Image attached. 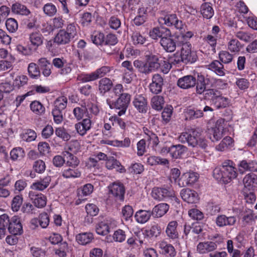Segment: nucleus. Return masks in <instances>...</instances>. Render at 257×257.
Returning a JSON list of instances; mask_svg holds the SVG:
<instances>
[{"label": "nucleus", "instance_id": "obj_1", "mask_svg": "<svg viewBox=\"0 0 257 257\" xmlns=\"http://www.w3.org/2000/svg\"><path fill=\"white\" fill-rule=\"evenodd\" d=\"M178 140L181 143H187L189 146L192 148L205 150L208 146L207 141L197 129H192L188 132L181 133L178 137Z\"/></svg>", "mask_w": 257, "mask_h": 257}, {"label": "nucleus", "instance_id": "obj_2", "mask_svg": "<svg viewBox=\"0 0 257 257\" xmlns=\"http://www.w3.org/2000/svg\"><path fill=\"white\" fill-rule=\"evenodd\" d=\"M213 174L215 179L222 181L225 184L229 182L237 176L233 163L230 160L225 161L221 166L215 168Z\"/></svg>", "mask_w": 257, "mask_h": 257}, {"label": "nucleus", "instance_id": "obj_3", "mask_svg": "<svg viewBox=\"0 0 257 257\" xmlns=\"http://www.w3.org/2000/svg\"><path fill=\"white\" fill-rule=\"evenodd\" d=\"M77 35V30L75 24L67 25L66 30H60L54 38V43L58 45L68 44Z\"/></svg>", "mask_w": 257, "mask_h": 257}, {"label": "nucleus", "instance_id": "obj_4", "mask_svg": "<svg viewBox=\"0 0 257 257\" xmlns=\"http://www.w3.org/2000/svg\"><path fill=\"white\" fill-rule=\"evenodd\" d=\"M153 198L156 200L167 201L168 199L174 197L175 194L170 188L154 187L151 192Z\"/></svg>", "mask_w": 257, "mask_h": 257}, {"label": "nucleus", "instance_id": "obj_5", "mask_svg": "<svg viewBox=\"0 0 257 257\" xmlns=\"http://www.w3.org/2000/svg\"><path fill=\"white\" fill-rule=\"evenodd\" d=\"M224 120L219 119L217 120L214 127L209 130V138L212 141H218L225 135Z\"/></svg>", "mask_w": 257, "mask_h": 257}, {"label": "nucleus", "instance_id": "obj_6", "mask_svg": "<svg viewBox=\"0 0 257 257\" xmlns=\"http://www.w3.org/2000/svg\"><path fill=\"white\" fill-rule=\"evenodd\" d=\"M131 98V96L130 94L127 93H124L119 96L115 102L114 104V107L119 110L117 112L119 116H121L125 113L128 104L130 103Z\"/></svg>", "mask_w": 257, "mask_h": 257}, {"label": "nucleus", "instance_id": "obj_7", "mask_svg": "<svg viewBox=\"0 0 257 257\" xmlns=\"http://www.w3.org/2000/svg\"><path fill=\"white\" fill-rule=\"evenodd\" d=\"M180 56L182 62L184 63H193L195 62L197 57L195 52L191 51V46L189 43H185L182 45Z\"/></svg>", "mask_w": 257, "mask_h": 257}, {"label": "nucleus", "instance_id": "obj_8", "mask_svg": "<svg viewBox=\"0 0 257 257\" xmlns=\"http://www.w3.org/2000/svg\"><path fill=\"white\" fill-rule=\"evenodd\" d=\"M160 24H165L167 26H174L177 29L181 30L183 28L182 21L179 20L176 14H172L166 15L164 17L159 19Z\"/></svg>", "mask_w": 257, "mask_h": 257}, {"label": "nucleus", "instance_id": "obj_9", "mask_svg": "<svg viewBox=\"0 0 257 257\" xmlns=\"http://www.w3.org/2000/svg\"><path fill=\"white\" fill-rule=\"evenodd\" d=\"M161 232V228L158 224L152 225L149 230H145L144 231H139L137 233L139 241L140 243H143V238L146 236L150 237H157Z\"/></svg>", "mask_w": 257, "mask_h": 257}, {"label": "nucleus", "instance_id": "obj_10", "mask_svg": "<svg viewBox=\"0 0 257 257\" xmlns=\"http://www.w3.org/2000/svg\"><path fill=\"white\" fill-rule=\"evenodd\" d=\"M109 193L115 198L116 200L123 201L125 189L122 184L120 182L113 183L109 186Z\"/></svg>", "mask_w": 257, "mask_h": 257}, {"label": "nucleus", "instance_id": "obj_11", "mask_svg": "<svg viewBox=\"0 0 257 257\" xmlns=\"http://www.w3.org/2000/svg\"><path fill=\"white\" fill-rule=\"evenodd\" d=\"M237 218L235 216H227L221 214L218 215L215 219V223L217 226L223 227L225 226H232L235 225Z\"/></svg>", "mask_w": 257, "mask_h": 257}, {"label": "nucleus", "instance_id": "obj_12", "mask_svg": "<svg viewBox=\"0 0 257 257\" xmlns=\"http://www.w3.org/2000/svg\"><path fill=\"white\" fill-rule=\"evenodd\" d=\"M8 229L9 232L14 235H20L23 233V227L19 216H14L11 218Z\"/></svg>", "mask_w": 257, "mask_h": 257}, {"label": "nucleus", "instance_id": "obj_13", "mask_svg": "<svg viewBox=\"0 0 257 257\" xmlns=\"http://www.w3.org/2000/svg\"><path fill=\"white\" fill-rule=\"evenodd\" d=\"M180 195L182 199L188 203H196L199 200L197 193L188 188L183 189L180 192Z\"/></svg>", "mask_w": 257, "mask_h": 257}, {"label": "nucleus", "instance_id": "obj_14", "mask_svg": "<svg viewBox=\"0 0 257 257\" xmlns=\"http://www.w3.org/2000/svg\"><path fill=\"white\" fill-rule=\"evenodd\" d=\"M178 222L176 220L171 221L167 225L165 232L167 236L172 240H176L179 237V232L177 229Z\"/></svg>", "mask_w": 257, "mask_h": 257}, {"label": "nucleus", "instance_id": "obj_15", "mask_svg": "<svg viewBox=\"0 0 257 257\" xmlns=\"http://www.w3.org/2000/svg\"><path fill=\"white\" fill-rule=\"evenodd\" d=\"M90 118L91 116H88V117L83 119L81 121L75 124V130L80 136L85 135L87 132L90 130L92 125Z\"/></svg>", "mask_w": 257, "mask_h": 257}, {"label": "nucleus", "instance_id": "obj_16", "mask_svg": "<svg viewBox=\"0 0 257 257\" xmlns=\"http://www.w3.org/2000/svg\"><path fill=\"white\" fill-rule=\"evenodd\" d=\"M160 43L163 49L167 52H173L176 49V42L171 37V35L165 36L161 39Z\"/></svg>", "mask_w": 257, "mask_h": 257}, {"label": "nucleus", "instance_id": "obj_17", "mask_svg": "<svg viewBox=\"0 0 257 257\" xmlns=\"http://www.w3.org/2000/svg\"><path fill=\"white\" fill-rule=\"evenodd\" d=\"M216 242L207 241L199 242L197 246V251L201 254L207 253L213 251L217 248Z\"/></svg>", "mask_w": 257, "mask_h": 257}, {"label": "nucleus", "instance_id": "obj_18", "mask_svg": "<svg viewBox=\"0 0 257 257\" xmlns=\"http://www.w3.org/2000/svg\"><path fill=\"white\" fill-rule=\"evenodd\" d=\"M158 245L161 253L166 257H174L176 255V251L171 244L163 240L159 242Z\"/></svg>", "mask_w": 257, "mask_h": 257}, {"label": "nucleus", "instance_id": "obj_19", "mask_svg": "<svg viewBox=\"0 0 257 257\" xmlns=\"http://www.w3.org/2000/svg\"><path fill=\"white\" fill-rule=\"evenodd\" d=\"M163 85V79L158 74H155L152 77V82L150 84V91L155 94L159 93L162 91Z\"/></svg>", "mask_w": 257, "mask_h": 257}, {"label": "nucleus", "instance_id": "obj_20", "mask_svg": "<svg viewBox=\"0 0 257 257\" xmlns=\"http://www.w3.org/2000/svg\"><path fill=\"white\" fill-rule=\"evenodd\" d=\"M196 84V79L192 75H186L179 78L177 81L178 86L182 89H188Z\"/></svg>", "mask_w": 257, "mask_h": 257}, {"label": "nucleus", "instance_id": "obj_21", "mask_svg": "<svg viewBox=\"0 0 257 257\" xmlns=\"http://www.w3.org/2000/svg\"><path fill=\"white\" fill-rule=\"evenodd\" d=\"M171 35L169 29L165 27H156L150 30L149 32L150 37L154 40H158L159 38L162 39L165 36Z\"/></svg>", "mask_w": 257, "mask_h": 257}, {"label": "nucleus", "instance_id": "obj_22", "mask_svg": "<svg viewBox=\"0 0 257 257\" xmlns=\"http://www.w3.org/2000/svg\"><path fill=\"white\" fill-rule=\"evenodd\" d=\"M29 196L36 207L43 208L46 206L47 199L43 194H36L34 192L30 191Z\"/></svg>", "mask_w": 257, "mask_h": 257}, {"label": "nucleus", "instance_id": "obj_23", "mask_svg": "<svg viewBox=\"0 0 257 257\" xmlns=\"http://www.w3.org/2000/svg\"><path fill=\"white\" fill-rule=\"evenodd\" d=\"M135 107L140 112L145 113L147 110V101L142 95H136L133 102Z\"/></svg>", "mask_w": 257, "mask_h": 257}, {"label": "nucleus", "instance_id": "obj_24", "mask_svg": "<svg viewBox=\"0 0 257 257\" xmlns=\"http://www.w3.org/2000/svg\"><path fill=\"white\" fill-rule=\"evenodd\" d=\"M38 65L42 71L43 75L45 77H48L51 74L52 65L50 62L45 58H41L38 61Z\"/></svg>", "mask_w": 257, "mask_h": 257}, {"label": "nucleus", "instance_id": "obj_25", "mask_svg": "<svg viewBox=\"0 0 257 257\" xmlns=\"http://www.w3.org/2000/svg\"><path fill=\"white\" fill-rule=\"evenodd\" d=\"M187 148L182 145L178 144L171 146L170 156L174 159L181 158L187 151Z\"/></svg>", "mask_w": 257, "mask_h": 257}, {"label": "nucleus", "instance_id": "obj_26", "mask_svg": "<svg viewBox=\"0 0 257 257\" xmlns=\"http://www.w3.org/2000/svg\"><path fill=\"white\" fill-rule=\"evenodd\" d=\"M151 215L153 213L151 210H140L136 212L135 218L138 223L144 224L150 219Z\"/></svg>", "mask_w": 257, "mask_h": 257}, {"label": "nucleus", "instance_id": "obj_27", "mask_svg": "<svg viewBox=\"0 0 257 257\" xmlns=\"http://www.w3.org/2000/svg\"><path fill=\"white\" fill-rule=\"evenodd\" d=\"M169 205L165 203H159L153 208V215L155 217L159 218L164 215L169 210Z\"/></svg>", "mask_w": 257, "mask_h": 257}, {"label": "nucleus", "instance_id": "obj_28", "mask_svg": "<svg viewBox=\"0 0 257 257\" xmlns=\"http://www.w3.org/2000/svg\"><path fill=\"white\" fill-rule=\"evenodd\" d=\"M147 163L151 166L162 165L167 168L169 167V161L166 158L152 156L148 158Z\"/></svg>", "mask_w": 257, "mask_h": 257}, {"label": "nucleus", "instance_id": "obj_29", "mask_svg": "<svg viewBox=\"0 0 257 257\" xmlns=\"http://www.w3.org/2000/svg\"><path fill=\"white\" fill-rule=\"evenodd\" d=\"M12 12L16 15L27 16L30 14V11L25 5L16 3L11 7Z\"/></svg>", "mask_w": 257, "mask_h": 257}, {"label": "nucleus", "instance_id": "obj_30", "mask_svg": "<svg viewBox=\"0 0 257 257\" xmlns=\"http://www.w3.org/2000/svg\"><path fill=\"white\" fill-rule=\"evenodd\" d=\"M198 174L195 172H186L183 174L181 180L183 181V185H189L195 183L198 179Z\"/></svg>", "mask_w": 257, "mask_h": 257}, {"label": "nucleus", "instance_id": "obj_31", "mask_svg": "<svg viewBox=\"0 0 257 257\" xmlns=\"http://www.w3.org/2000/svg\"><path fill=\"white\" fill-rule=\"evenodd\" d=\"M208 68L219 76H222L225 74L223 65L218 60L212 61L208 65Z\"/></svg>", "mask_w": 257, "mask_h": 257}, {"label": "nucleus", "instance_id": "obj_32", "mask_svg": "<svg viewBox=\"0 0 257 257\" xmlns=\"http://www.w3.org/2000/svg\"><path fill=\"white\" fill-rule=\"evenodd\" d=\"M51 180L50 176H46L43 179L33 183L31 185V188L35 190L43 191L49 186Z\"/></svg>", "mask_w": 257, "mask_h": 257}, {"label": "nucleus", "instance_id": "obj_33", "mask_svg": "<svg viewBox=\"0 0 257 257\" xmlns=\"http://www.w3.org/2000/svg\"><path fill=\"white\" fill-rule=\"evenodd\" d=\"M63 155L65 158L66 164L67 166L76 168L79 165V160L72 153L65 151L63 152Z\"/></svg>", "mask_w": 257, "mask_h": 257}, {"label": "nucleus", "instance_id": "obj_34", "mask_svg": "<svg viewBox=\"0 0 257 257\" xmlns=\"http://www.w3.org/2000/svg\"><path fill=\"white\" fill-rule=\"evenodd\" d=\"M105 165L106 167L109 170L115 169L117 171L120 173H123L125 172L124 168L122 167L120 163L113 157H111L107 160Z\"/></svg>", "mask_w": 257, "mask_h": 257}, {"label": "nucleus", "instance_id": "obj_35", "mask_svg": "<svg viewBox=\"0 0 257 257\" xmlns=\"http://www.w3.org/2000/svg\"><path fill=\"white\" fill-rule=\"evenodd\" d=\"M73 114L75 117L80 120L82 119L84 116H90L88 114V108L85 105L82 104L80 106L75 107L73 110Z\"/></svg>", "mask_w": 257, "mask_h": 257}, {"label": "nucleus", "instance_id": "obj_36", "mask_svg": "<svg viewBox=\"0 0 257 257\" xmlns=\"http://www.w3.org/2000/svg\"><path fill=\"white\" fill-rule=\"evenodd\" d=\"M230 101L227 97L221 95L220 92L218 96L213 100L212 103L217 109L225 108L229 105Z\"/></svg>", "mask_w": 257, "mask_h": 257}, {"label": "nucleus", "instance_id": "obj_37", "mask_svg": "<svg viewBox=\"0 0 257 257\" xmlns=\"http://www.w3.org/2000/svg\"><path fill=\"white\" fill-rule=\"evenodd\" d=\"M62 175L65 178H78L81 176V172L76 168H67L62 171Z\"/></svg>", "mask_w": 257, "mask_h": 257}, {"label": "nucleus", "instance_id": "obj_38", "mask_svg": "<svg viewBox=\"0 0 257 257\" xmlns=\"http://www.w3.org/2000/svg\"><path fill=\"white\" fill-rule=\"evenodd\" d=\"M11 219L6 214L0 216V238L6 234V228H8Z\"/></svg>", "mask_w": 257, "mask_h": 257}, {"label": "nucleus", "instance_id": "obj_39", "mask_svg": "<svg viewBox=\"0 0 257 257\" xmlns=\"http://www.w3.org/2000/svg\"><path fill=\"white\" fill-rule=\"evenodd\" d=\"M93 239V235L90 232H84L77 234L76 239L78 243L85 245L89 243Z\"/></svg>", "mask_w": 257, "mask_h": 257}, {"label": "nucleus", "instance_id": "obj_40", "mask_svg": "<svg viewBox=\"0 0 257 257\" xmlns=\"http://www.w3.org/2000/svg\"><path fill=\"white\" fill-rule=\"evenodd\" d=\"M200 11L203 17L207 19H211L214 15V10L210 3L203 4L201 6Z\"/></svg>", "mask_w": 257, "mask_h": 257}, {"label": "nucleus", "instance_id": "obj_41", "mask_svg": "<svg viewBox=\"0 0 257 257\" xmlns=\"http://www.w3.org/2000/svg\"><path fill=\"white\" fill-rule=\"evenodd\" d=\"M234 34L236 37L246 43L249 42L255 38L253 34L241 30L236 31Z\"/></svg>", "mask_w": 257, "mask_h": 257}, {"label": "nucleus", "instance_id": "obj_42", "mask_svg": "<svg viewBox=\"0 0 257 257\" xmlns=\"http://www.w3.org/2000/svg\"><path fill=\"white\" fill-rule=\"evenodd\" d=\"M43 39L42 34L38 32L32 33L29 36V40L31 44L36 48L42 45Z\"/></svg>", "mask_w": 257, "mask_h": 257}, {"label": "nucleus", "instance_id": "obj_43", "mask_svg": "<svg viewBox=\"0 0 257 257\" xmlns=\"http://www.w3.org/2000/svg\"><path fill=\"white\" fill-rule=\"evenodd\" d=\"M134 66L142 73L148 74L152 72L150 68L149 67V65L147 61L146 62H144L139 60H136L134 62Z\"/></svg>", "mask_w": 257, "mask_h": 257}, {"label": "nucleus", "instance_id": "obj_44", "mask_svg": "<svg viewBox=\"0 0 257 257\" xmlns=\"http://www.w3.org/2000/svg\"><path fill=\"white\" fill-rule=\"evenodd\" d=\"M20 138L24 141L31 142L36 140L37 134L35 131L31 129H26L20 134Z\"/></svg>", "mask_w": 257, "mask_h": 257}, {"label": "nucleus", "instance_id": "obj_45", "mask_svg": "<svg viewBox=\"0 0 257 257\" xmlns=\"http://www.w3.org/2000/svg\"><path fill=\"white\" fill-rule=\"evenodd\" d=\"M111 81L107 78H103L99 81V90L101 94H104L109 91L112 86Z\"/></svg>", "mask_w": 257, "mask_h": 257}, {"label": "nucleus", "instance_id": "obj_46", "mask_svg": "<svg viewBox=\"0 0 257 257\" xmlns=\"http://www.w3.org/2000/svg\"><path fill=\"white\" fill-rule=\"evenodd\" d=\"M36 63H31L28 67L30 77L33 79H38L41 76L40 68Z\"/></svg>", "mask_w": 257, "mask_h": 257}, {"label": "nucleus", "instance_id": "obj_47", "mask_svg": "<svg viewBox=\"0 0 257 257\" xmlns=\"http://www.w3.org/2000/svg\"><path fill=\"white\" fill-rule=\"evenodd\" d=\"M186 119H194L203 116V111L197 109H187L185 112Z\"/></svg>", "mask_w": 257, "mask_h": 257}, {"label": "nucleus", "instance_id": "obj_48", "mask_svg": "<svg viewBox=\"0 0 257 257\" xmlns=\"http://www.w3.org/2000/svg\"><path fill=\"white\" fill-rule=\"evenodd\" d=\"M147 61L152 72L155 71L160 67V64L159 63V59L158 57L155 55L148 56Z\"/></svg>", "mask_w": 257, "mask_h": 257}, {"label": "nucleus", "instance_id": "obj_49", "mask_svg": "<svg viewBox=\"0 0 257 257\" xmlns=\"http://www.w3.org/2000/svg\"><path fill=\"white\" fill-rule=\"evenodd\" d=\"M164 103V98L160 95H156L151 99V105L153 108L160 110L163 108Z\"/></svg>", "mask_w": 257, "mask_h": 257}, {"label": "nucleus", "instance_id": "obj_50", "mask_svg": "<svg viewBox=\"0 0 257 257\" xmlns=\"http://www.w3.org/2000/svg\"><path fill=\"white\" fill-rule=\"evenodd\" d=\"M227 49L232 53H238L241 49V43L236 39H231L227 43Z\"/></svg>", "mask_w": 257, "mask_h": 257}, {"label": "nucleus", "instance_id": "obj_51", "mask_svg": "<svg viewBox=\"0 0 257 257\" xmlns=\"http://www.w3.org/2000/svg\"><path fill=\"white\" fill-rule=\"evenodd\" d=\"M31 110L35 114L42 115L45 111V108L43 104L38 101H34L30 104Z\"/></svg>", "mask_w": 257, "mask_h": 257}, {"label": "nucleus", "instance_id": "obj_52", "mask_svg": "<svg viewBox=\"0 0 257 257\" xmlns=\"http://www.w3.org/2000/svg\"><path fill=\"white\" fill-rule=\"evenodd\" d=\"M10 155L11 158L13 161L20 160L24 157L25 153L23 148L18 147L13 149L11 151Z\"/></svg>", "mask_w": 257, "mask_h": 257}, {"label": "nucleus", "instance_id": "obj_53", "mask_svg": "<svg viewBox=\"0 0 257 257\" xmlns=\"http://www.w3.org/2000/svg\"><path fill=\"white\" fill-rule=\"evenodd\" d=\"M67 98L64 96L58 97L54 101V108L56 109L63 110L67 106Z\"/></svg>", "mask_w": 257, "mask_h": 257}, {"label": "nucleus", "instance_id": "obj_54", "mask_svg": "<svg viewBox=\"0 0 257 257\" xmlns=\"http://www.w3.org/2000/svg\"><path fill=\"white\" fill-rule=\"evenodd\" d=\"M220 92L215 89H208L203 94L204 98L206 100H211V103L217 97Z\"/></svg>", "mask_w": 257, "mask_h": 257}, {"label": "nucleus", "instance_id": "obj_55", "mask_svg": "<svg viewBox=\"0 0 257 257\" xmlns=\"http://www.w3.org/2000/svg\"><path fill=\"white\" fill-rule=\"evenodd\" d=\"M6 28L10 33H15L18 29V23L14 18H9L6 21Z\"/></svg>", "mask_w": 257, "mask_h": 257}, {"label": "nucleus", "instance_id": "obj_56", "mask_svg": "<svg viewBox=\"0 0 257 257\" xmlns=\"http://www.w3.org/2000/svg\"><path fill=\"white\" fill-rule=\"evenodd\" d=\"M242 220L244 225H252L254 221V214L251 210L246 211L243 215Z\"/></svg>", "mask_w": 257, "mask_h": 257}, {"label": "nucleus", "instance_id": "obj_57", "mask_svg": "<svg viewBox=\"0 0 257 257\" xmlns=\"http://www.w3.org/2000/svg\"><path fill=\"white\" fill-rule=\"evenodd\" d=\"M95 230L98 234L101 235H105L109 232L105 220L98 223L96 226Z\"/></svg>", "mask_w": 257, "mask_h": 257}, {"label": "nucleus", "instance_id": "obj_58", "mask_svg": "<svg viewBox=\"0 0 257 257\" xmlns=\"http://www.w3.org/2000/svg\"><path fill=\"white\" fill-rule=\"evenodd\" d=\"M43 10L44 13L49 17L54 16L57 13L56 6L52 3L45 4L43 7Z\"/></svg>", "mask_w": 257, "mask_h": 257}, {"label": "nucleus", "instance_id": "obj_59", "mask_svg": "<svg viewBox=\"0 0 257 257\" xmlns=\"http://www.w3.org/2000/svg\"><path fill=\"white\" fill-rule=\"evenodd\" d=\"M132 40L133 44L135 45H143L145 43L146 39L140 33L135 32L132 34Z\"/></svg>", "mask_w": 257, "mask_h": 257}, {"label": "nucleus", "instance_id": "obj_60", "mask_svg": "<svg viewBox=\"0 0 257 257\" xmlns=\"http://www.w3.org/2000/svg\"><path fill=\"white\" fill-rule=\"evenodd\" d=\"M220 61L224 64L230 63L233 59V56L227 51H221L219 53Z\"/></svg>", "mask_w": 257, "mask_h": 257}, {"label": "nucleus", "instance_id": "obj_61", "mask_svg": "<svg viewBox=\"0 0 257 257\" xmlns=\"http://www.w3.org/2000/svg\"><path fill=\"white\" fill-rule=\"evenodd\" d=\"M23 203L22 195H17L14 197L12 201V209L14 211H18Z\"/></svg>", "mask_w": 257, "mask_h": 257}, {"label": "nucleus", "instance_id": "obj_62", "mask_svg": "<svg viewBox=\"0 0 257 257\" xmlns=\"http://www.w3.org/2000/svg\"><path fill=\"white\" fill-rule=\"evenodd\" d=\"M56 135L61 138L64 141H67L71 138V136L67 132L66 130L63 127H59L55 130Z\"/></svg>", "mask_w": 257, "mask_h": 257}, {"label": "nucleus", "instance_id": "obj_63", "mask_svg": "<svg viewBox=\"0 0 257 257\" xmlns=\"http://www.w3.org/2000/svg\"><path fill=\"white\" fill-rule=\"evenodd\" d=\"M243 181L245 187H249L257 183V179L253 174L246 175L243 178Z\"/></svg>", "mask_w": 257, "mask_h": 257}, {"label": "nucleus", "instance_id": "obj_64", "mask_svg": "<svg viewBox=\"0 0 257 257\" xmlns=\"http://www.w3.org/2000/svg\"><path fill=\"white\" fill-rule=\"evenodd\" d=\"M39 224L43 228H46L49 224L48 214L46 212L41 213L39 216Z\"/></svg>", "mask_w": 257, "mask_h": 257}]
</instances>
